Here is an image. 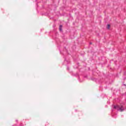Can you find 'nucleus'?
I'll list each match as a JSON object with an SVG mask.
<instances>
[{
  "label": "nucleus",
  "instance_id": "f257e3e1",
  "mask_svg": "<svg viewBox=\"0 0 126 126\" xmlns=\"http://www.w3.org/2000/svg\"><path fill=\"white\" fill-rule=\"evenodd\" d=\"M114 109H116V110H118V111H120V112H123L124 111V107H123V105L114 106Z\"/></svg>",
  "mask_w": 126,
  "mask_h": 126
},
{
  "label": "nucleus",
  "instance_id": "f03ea898",
  "mask_svg": "<svg viewBox=\"0 0 126 126\" xmlns=\"http://www.w3.org/2000/svg\"><path fill=\"white\" fill-rule=\"evenodd\" d=\"M62 28H63V26L62 25H60V27H59V30L60 31H62Z\"/></svg>",
  "mask_w": 126,
  "mask_h": 126
},
{
  "label": "nucleus",
  "instance_id": "7ed1b4c3",
  "mask_svg": "<svg viewBox=\"0 0 126 126\" xmlns=\"http://www.w3.org/2000/svg\"><path fill=\"white\" fill-rule=\"evenodd\" d=\"M110 25H107V29H110Z\"/></svg>",
  "mask_w": 126,
  "mask_h": 126
}]
</instances>
